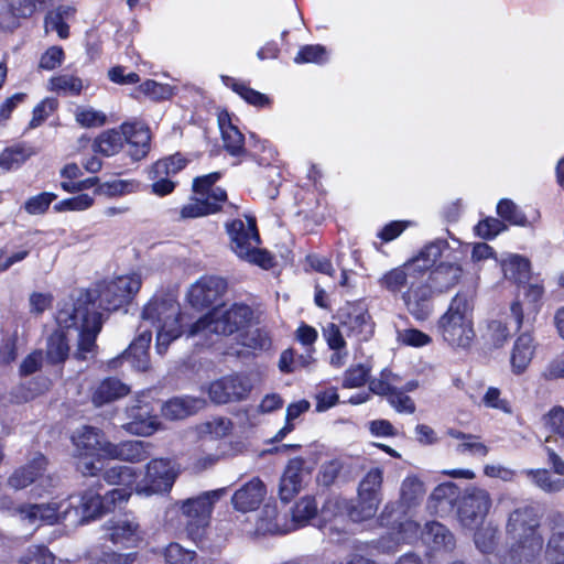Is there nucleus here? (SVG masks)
I'll use <instances>...</instances> for the list:
<instances>
[{
	"instance_id": "obj_22",
	"label": "nucleus",
	"mask_w": 564,
	"mask_h": 564,
	"mask_svg": "<svg viewBox=\"0 0 564 564\" xmlns=\"http://www.w3.org/2000/svg\"><path fill=\"white\" fill-rule=\"evenodd\" d=\"M392 372L383 369L380 379L370 380V367L364 364L351 365L344 375L343 388H362L368 383V388H394L390 382Z\"/></svg>"
},
{
	"instance_id": "obj_53",
	"label": "nucleus",
	"mask_w": 564,
	"mask_h": 564,
	"mask_svg": "<svg viewBox=\"0 0 564 564\" xmlns=\"http://www.w3.org/2000/svg\"><path fill=\"white\" fill-rule=\"evenodd\" d=\"M383 469L381 467L370 468L359 481L358 491L382 497Z\"/></svg>"
},
{
	"instance_id": "obj_5",
	"label": "nucleus",
	"mask_w": 564,
	"mask_h": 564,
	"mask_svg": "<svg viewBox=\"0 0 564 564\" xmlns=\"http://www.w3.org/2000/svg\"><path fill=\"white\" fill-rule=\"evenodd\" d=\"M74 445L75 467L85 477H95L101 471L99 462L106 458V446L110 442L105 433L97 427L84 425L77 429L72 437Z\"/></svg>"
},
{
	"instance_id": "obj_64",
	"label": "nucleus",
	"mask_w": 564,
	"mask_h": 564,
	"mask_svg": "<svg viewBox=\"0 0 564 564\" xmlns=\"http://www.w3.org/2000/svg\"><path fill=\"white\" fill-rule=\"evenodd\" d=\"M166 564H191L195 552L181 546L178 543H170L164 553Z\"/></svg>"
},
{
	"instance_id": "obj_60",
	"label": "nucleus",
	"mask_w": 564,
	"mask_h": 564,
	"mask_svg": "<svg viewBox=\"0 0 564 564\" xmlns=\"http://www.w3.org/2000/svg\"><path fill=\"white\" fill-rule=\"evenodd\" d=\"M248 254H242L239 259L247 261L251 264L258 265L263 270H270L275 265L273 254L267 249H261L259 246L253 245L248 251Z\"/></svg>"
},
{
	"instance_id": "obj_19",
	"label": "nucleus",
	"mask_w": 564,
	"mask_h": 564,
	"mask_svg": "<svg viewBox=\"0 0 564 564\" xmlns=\"http://www.w3.org/2000/svg\"><path fill=\"white\" fill-rule=\"evenodd\" d=\"M549 538L545 558L549 564H564V513L555 511L547 516Z\"/></svg>"
},
{
	"instance_id": "obj_49",
	"label": "nucleus",
	"mask_w": 564,
	"mask_h": 564,
	"mask_svg": "<svg viewBox=\"0 0 564 564\" xmlns=\"http://www.w3.org/2000/svg\"><path fill=\"white\" fill-rule=\"evenodd\" d=\"M329 59V54L326 46L322 44H306L300 47L294 56L295 64H317L323 65Z\"/></svg>"
},
{
	"instance_id": "obj_25",
	"label": "nucleus",
	"mask_w": 564,
	"mask_h": 564,
	"mask_svg": "<svg viewBox=\"0 0 564 564\" xmlns=\"http://www.w3.org/2000/svg\"><path fill=\"white\" fill-rule=\"evenodd\" d=\"M218 126L225 151L232 158H242V154L246 153V138L232 123L227 111L219 113Z\"/></svg>"
},
{
	"instance_id": "obj_20",
	"label": "nucleus",
	"mask_w": 564,
	"mask_h": 564,
	"mask_svg": "<svg viewBox=\"0 0 564 564\" xmlns=\"http://www.w3.org/2000/svg\"><path fill=\"white\" fill-rule=\"evenodd\" d=\"M265 496L267 486L259 477H253L234 492L231 503L240 512H250L261 506Z\"/></svg>"
},
{
	"instance_id": "obj_29",
	"label": "nucleus",
	"mask_w": 564,
	"mask_h": 564,
	"mask_svg": "<svg viewBox=\"0 0 564 564\" xmlns=\"http://www.w3.org/2000/svg\"><path fill=\"white\" fill-rule=\"evenodd\" d=\"M304 459L293 458L289 462L279 485L282 501H290L302 488L304 477Z\"/></svg>"
},
{
	"instance_id": "obj_8",
	"label": "nucleus",
	"mask_w": 564,
	"mask_h": 564,
	"mask_svg": "<svg viewBox=\"0 0 564 564\" xmlns=\"http://www.w3.org/2000/svg\"><path fill=\"white\" fill-rule=\"evenodd\" d=\"M74 325H78V339L73 354L75 360L83 362L98 354L97 337L102 328V314H89L87 308L75 306L70 314Z\"/></svg>"
},
{
	"instance_id": "obj_1",
	"label": "nucleus",
	"mask_w": 564,
	"mask_h": 564,
	"mask_svg": "<svg viewBox=\"0 0 564 564\" xmlns=\"http://www.w3.org/2000/svg\"><path fill=\"white\" fill-rule=\"evenodd\" d=\"M541 514L534 506L522 505L507 517L505 531L511 540L509 555L512 564H538L544 539L540 532Z\"/></svg>"
},
{
	"instance_id": "obj_14",
	"label": "nucleus",
	"mask_w": 564,
	"mask_h": 564,
	"mask_svg": "<svg viewBox=\"0 0 564 564\" xmlns=\"http://www.w3.org/2000/svg\"><path fill=\"white\" fill-rule=\"evenodd\" d=\"M228 290V282L226 279L216 275H203L187 292L188 303L197 310L215 307L223 301Z\"/></svg>"
},
{
	"instance_id": "obj_43",
	"label": "nucleus",
	"mask_w": 564,
	"mask_h": 564,
	"mask_svg": "<svg viewBox=\"0 0 564 564\" xmlns=\"http://www.w3.org/2000/svg\"><path fill=\"white\" fill-rule=\"evenodd\" d=\"M424 539L436 550L451 551L455 546L454 535L440 522H431L425 525Z\"/></svg>"
},
{
	"instance_id": "obj_55",
	"label": "nucleus",
	"mask_w": 564,
	"mask_h": 564,
	"mask_svg": "<svg viewBox=\"0 0 564 564\" xmlns=\"http://www.w3.org/2000/svg\"><path fill=\"white\" fill-rule=\"evenodd\" d=\"M75 120L83 128H99L106 124L107 116L91 107H77Z\"/></svg>"
},
{
	"instance_id": "obj_50",
	"label": "nucleus",
	"mask_w": 564,
	"mask_h": 564,
	"mask_svg": "<svg viewBox=\"0 0 564 564\" xmlns=\"http://www.w3.org/2000/svg\"><path fill=\"white\" fill-rule=\"evenodd\" d=\"M150 98L153 101H163L172 97V87L169 84H161L154 79H147L135 88V98L139 95Z\"/></svg>"
},
{
	"instance_id": "obj_36",
	"label": "nucleus",
	"mask_w": 564,
	"mask_h": 564,
	"mask_svg": "<svg viewBox=\"0 0 564 564\" xmlns=\"http://www.w3.org/2000/svg\"><path fill=\"white\" fill-rule=\"evenodd\" d=\"M276 154L268 140H261L257 134L250 133L242 159L254 161L261 166H269L275 160Z\"/></svg>"
},
{
	"instance_id": "obj_39",
	"label": "nucleus",
	"mask_w": 564,
	"mask_h": 564,
	"mask_svg": "<svg viewBox=\"0 0 564 564\" xmlns=\"http://www.w3.org/2000/svg\"><path fill=\"white\" fill-rule=\"evenodd\" d=\"M123 148V135L122 130L108 129L98 134L93 143V150L95 153H99L104 156H112L119 153Z\"/></svg>"
},
{
	"instance_id": "obj_38",
	"label": "nucleus",
	"mask_w": 564,
	"mask_h": 564,
	"mask_svg": "<svg viewBox=\"0 0 564 564\" xmlns=\"http://www.w3.org/2000/svg\"><path fill=\"white\" fill-rule=\"evenodd\" d=\"M162 164L152 163L148 171V178L152 182L150 193L158 197L171 195L178 185V182L174 181L166 170H162Z\"/></svg>"
},
{
	"instance_id": "obj_15",
	"label": "nucleus",
	"mask_w": 564,
	"mask_h": 564,
	"mask_svg": "<svg viewBox=\"0 0 564 564\" xmlns=\"http://www.w3.org/2000/svg\"><path fill=\"white\" fill-rule=\"evenodd\" d=\"M491 502L487 490L481 488L467 489L458 507V519L462 525L471 530L478 528L488 514Z\"/></svg>"
},
{
	"instance_id": "obj_42",
	"label": "nucleus",
	"mask_w": 564,
	"mask_h": 564,
	"mask_svg": "<svg viewBox=\"0 0 564 564\" xmlns=\"http://www.w3.org/2000/svg\"><path fill=\"white\" fill-rule=\"evenodd\" d=\"M382 502V497L365 494L357 490V501L349 510V517L354 521H364L372 518Z\"/></svg>"
},
{
	"instance_id": "obj_61",
	"label": "nucleus",
	"mask_w": 564,
	"mask_h": 564,
	"mask_svg": "<svg viewBox=\"0 0 564 564\" xmlns=\"http://www.w3.org/2000/svg\"><path fill=\"white\" fill-rule=\"evenodd\" d=\"M231 422L227 419H214L204 422L197 426V432L200 436L209 435L213 438H221L229 434Z\"/></svg>"
},
{
	"instance_id": "obj_7",
	"label": "nucleus",
	"mask_w": 564,
	"mask_h": 564,
	"mask_svg": "<svg viewBox=\"0 0 564 564\" xmlns=\"http://www.w3.org/2000/svg\"><path fill=\"white\" fill-rule=\"evenodd\" d=\"M226 494L225 488L206 491L182 502L181 510L185 517V530L189 539L198 541L209 523L214 503Z\"/></svg>"
},
{
	"instance_id": "obj_63",
	"label": "nucleus",
	"mask_w": 564,
	"mask_h": 564,
	"mask_svg": "<svg viewBox=\"0 0 564 564\" xmlns=\"http://www.w3.org/2000/svg\"><path fill=\"white\" fill-rule=\"evenodd\" d=\"M58 102L55 98H45L40 101L32 111L30 128L41 126L57 108Z\"/></svg>"
},
{
	"instance_id": "obj_56",
	"label": "nucleus",
	"mask_w": 564,
	"mask_h": 564,
	"mask_svg": "<svg viewBox=\"0 0 564 564\" xmlns=\"http://www.w3.org/2000/svg\"><path fill=\"white\" fill-rule=\"evenodd\" d=\"M507 228L508 226L499 218L486 217L476 224L474 231L476 236L484 240H492Z\"/></svg>"
},
{
	"instance_id": "obj_13",
	"label": "nucleus",
	"mask_w": 564,
	"mask_h": 564,
	"mask_svg": "<svg viewBox=\"0 0 564 564\" xmlns=\"http://www.w3.org/2000/svg\"><path fill=\"white\" fill-rule=\"evenodd\" d=\"M246 223L235 218L225 223V231L229 237L230 249L239 258L248 254L247 251L253 246H260L262 239L258 228L256 216L245 214Z\"/></svg>"
},
{
	"instance_id": "obj_30",
	"label": "nucleus",
	"mask_w": 564,
	"mask_h": 564,
	"mask_svg": "<svg viewBox=\"0 0 564 564\" xmlns=\"http://www.w3.org/2000/svg\"><path fill=\"white\" fill-rule=\"evenodd\" d=\"M174 473L169 459H152L147 465L145 480L153 492L166 491L174 482Z\"/></svg>"
},
{
	"instance_id": "obj_37",
	"label": "nucleus",
	"mask_w": 564,
	"mask_h": 564,
	"mask_svg": "<svg viewBox=\"0 0 564 564\" xmlns=\"http://www.w3.org/2000/svg\"><path fill=\"white\" fill-rule=\"evenodd\" d=\"M506 276L518 288L527 284L531 279V262L521 254L510 256L503 263Z\"/></svg>"
},
{
	"instance_id": "obj_44",
	"label": "nucleus",
	"mask_w": 564,
	"mask_h": 564,
	"mask_svg": "<svg viewBox=\"0 0 564 564\" xmlns=\"http://www.w3.org/2000/svg\"><path fill=\"white\" fill-rule=\"evenodd\" d=\"M105 496H100L97 492L87 490L83 494L80 500V512L82 517L76 522L83 523L85 520L95 519L106 511Z\"/></svg>"
},
{
	"instance_id": "obj_45",
	"label": "nucleus",
	"mask_w": 564,
	"mask_h": 564,
	"mask_svg": "<svg viewBox=\"0 0 564 564\" xmlns=\"http://www.w3.org/2000/svg\"><path fill=\"white\" fill-rule=\"evenodd\" d=\"M496 213L506 225L524 227L529 224L524 213L510 198H501L497 203Z\"/></svg>"
},
{
	"instance_id": "obj_51",
	"label": "nucleus",
	"mask_w": 564,
	"mask_h": 564,
	"mask_svg": "<svg viewBox=\"0 0 564 564\" xmlns=\"http://www.w3.org/2000/svg\"><path fill=\"white\" fill-rule=\"evenodd\" d=\"M74 9L70 7H58L55 11H51L45 17V28L56 31L59 39L65 40L69 36V25L65 22L67 17Z\"/></svg>"
},
{
	"instance_id": "obj_27",
	"label": "nucleus",
	"mask_w": 564,
	"mask_h": 564,
	"mask_svg": "<svg viewBox=\"0 0 564 564\" xmlns=\"http://www.w3.org/2000/svg\"><path fill=\"white\" fill-rule=\"evenodd\" d=\"M46 458L37 454L30 463L15 469L8 478V486L14 490H21L37 479H42L46 470Z\"/></svg>"
},
{
	"instance_id": "obj_58",
	"label": "nucleus",
	"mask_w": 564,
	"mask_h": 564,
	"mask_svg": "<svg viewBox=\"0 0 564 564\" xmlns=\"http://www.w3.org/2000/svg\"><path fill=\"white\" fill-rule=\"evenodd\" d=\"M55 556L44 545H31L19 558V564H54Z\"/></svg>"
},
{
	"instance_id": "obj_54",
	"label": "nucleus",
	"mask_w": 564,
	"mask_h": 564,
	"mask_svg": "<svg viewBox=\"0 0 564 564\" xmlns=\"http://www.w3.org/2000/svg\"><path fill=\"white\" fill-rule=\"evenodd\" d=\"M95 203L89 194L80 193L76 196L59 200L53 206L55 213L83 212L90 208Z\"/></svg>"
},
{
	"instance_id": "obj_6",
	"label": "nucleus",
	"mask_w": 564,
	"mask_h": 564,
	"mask_svg": "<svg viewBox=\"0 0 564 564\" xmlns=\"http://www.w3.org/2000/svg\"><path fill=\"white\" fill-rule=\"evenodd\" d=\"M469 301L463 293H457L447 311L438 318L437 329L451 346L468 347L475 337L473 322L468 318Z\"/></svg>"
},
{
	"instance_id": "obj_9",
	"label": "nucleus",
	"mask_w": 564,
	"mask_h": 564,
	"mask_svg": "<svg viewBox=\"0 0 564 564\" xmlns=\"http://www.w3.org/2000/svg\"><path fill=\"white\" fill-rule=\"evenodd\" d=\"M520 288H523L524 302L517 294L510 304V317L516 323V332H520L525 326L533 327L545 294L543 281L528 282Z\"/></svg>"
},
{
	"instance_id": "obj_26",
	"label": "nucleus",
	"mask_w": 564,
	"mask_h": 564,
	"mask_svg": "<svg viewBox=\"0 0 564 564\" xmlns=\"http://www.w3.org/2000/svg\"><path fill=\"white\" fill-rule=\"evenodd\" d=\"M152 341L151 330L140 333L130 345L122 351L132 368L145 372L151 368L150 346Z\"/></svg>"
},
{
	"instance_id": "obj_40",
	"label": "nucleus",
	"mask_w": 564,
	"mask_h": 564,
	"mask_svg": "<svg viewBox=\"0 0 564 564\" xmlns=\"http://www.w3.org/2000/svg\"><path fill=\"white\" fill-rule=\"evenodd\" d=\"M419 525L413 521H405L400 523V531L398 534L388 533L382 535L380 539L372 541V546L381 553H393L397 551L399 544L405 541L403 533H417Z\"/></svg>"
},
{
	"instance_id": "obj_17",
	"label": "nucleus",
	"mask_w": 564,
	"mask_h": 564,
	"mask_svg": "<svg viewBox=\"0 0 564 564\" xmlns=\"http://www.w3.org/2000/svg\"><path fill=\"white\" fill-rule=\"evenodd\" d=\"M123 145L127 144V153L133 162L143 160L151 150V131L147 126L138 122L124 121L120 124Z\"/></svg>"
},
{
	"instance_id": "obj_28",
	"label": "nucleus",
	"mask_w": 564,
	"mask_h": 564,
	"mask_svg": "<svg viewBox=\"0 0 564 564\" xmlns=\"http://www.w3.org/2000/svg\"><path fill=\"white\" fill-rule=\"evenodd\" d=\"M535 343L530 330L521 333L512 347L510 356L511 370L516 375L523 373L535 354Z\"/></svg>"
},
{
	"instance_id": "obj_31",
	"label": "nucleus",
	"mask_w": 564,
	"mask_h": 564,
	"mask_svg": "<svg viewBox=\"0 0 564 564\" xmlns=\"http://www.w3.org/2000/svg\"><path fill=\"white\" fill-rule=\"evenodd\" d=\"M206 405L205 398L176 397L162 406V414L170 420H183L197 413Z\"/></svg>"
},
{
	"instance_id": "obj_23",
	"label": "nucleus",
	"mask_w": 564,
	"mask_h": 564,
	"mask_svg": "<svg viewBox=\"0 0 564 564\" xmlns=\"http://www.w3.org/2000/svg\"><path fill=\"white\" fill-rule=\"evenodd\" d=\"M221 83L237 94L246 104L259 110L271 109L273 99L259 90L253 89L248 82L229 75L220 76Z\"/></svg>"
},
{
	"instance_id": "obj_62",
	"label": "nucleus",
	"mask_w": 564,
	"mask_h": 564,
	"mask_svg": "<svg viewBox=\"0 0 564 564\" xmlns=\"http://www.w3.org/2000/svg\"><path fill=\"white\" fill-rule=\"evenodd\" d=\"M28 159L24 150L20 147L6 148L0 153V169L9 172L20 167Z\"/></svg>"
},
{
	"instance_id": "obj_21",
	"label": "nucleus",
	"mask_w": 564,
	"mask_h": 564,
	"mask_svg": "<svg viewBox=\"0 0 564 564\" xmlns=\"http://www.w3.org/2000/svg\"><path fill=\"white\" fill-rule=\"evenodd\" d=\"M463 268L458 263L438 262L429 269L425 281L435 294L447 292L454 288L463 275Z\"/></svg>"
},
{
	"instance_id": "obj_59",
	"label": "nucleus",
	"mask_w": 564,
	"mask_h": 564,
	"mask_svg": "<svg viewBox=\"0 0 564 564\" xmlns=\"http://www.w3.org/2000/svg\"><path fill=\"white\" fill-rule=\"evenodd\" d=\"M133 181L113 180L99 184L95 188V194L105 195L107 197H117L133 192Z\"/></svg>"
},
{
	"instance_id": "obj_34",
	"label": "nucleus",
	"mask_w": 564,
	"mask_h": 564,
	"mask_svg": "<svg viewBox=\"0 0 564 564\" xmlns=\"http://www.w3.org/2000/svg\"><path fill=\"white\" fill-rule=\"evenodd\" d=\"M69 340L67 332L58 327L54 329L46 339V359L53 365L64 364L69 357Z\"/></svg>"
},
{
	"instance_id": "obj_48",
	"label": "nucleus",
	"mask_w": 564,
	"mask_h": 564,
	"mask_svg": "<svg viewBox=\"0 0 564 564\" xmlns=\"http://www.w3.org/2000/svg\"><path fill=\"white\" fill-rule=\"evenodd\" d=\"M383 397L387 402L399 413L412 414L415 412V402L406 393V390H370Z\"/></svg>"
},
{
	"instance_id": "obj_3",
	"label": "nucleus",
	"mask_w": 564,
	"mask_h": 564,
	"mask_svg": "<svg viewBox=\"0 0 564 564\" xmlns=\"http://www.w3.org/2000/svg\"><path fill=\"white\" fill-rule=\"evenodd\" d=\"M138 275H120L112 280H104L95 289L83 290L74 305L87 308L89 314H101L100 310L116 312L131 303L141 289Z\"/></svg>"
},
{
	"instance_id": "obj_32",
	"label": "nucleus",
	"mask_w": 564,
	"mask_h": 564,
	"mask_svg": "<svg viewBox=\"0 0 564 564\" xmlns=\"http://www.w3.org/2000/svg\"><path fill=\"white\" fill-rule=\"evenodd\" d=\"M35 9V0H6V7L0 12V23L3 28L14 30L20 25V19L30 18Z\"/></svg>"
},
{
	"instance_id": "obj_2",
	"label": "nucleus",
	"mask_w": 564,
	"mask_h": 564,
	"mask_svg": "<svg viewBox=\"0 0 564 564\" xmlns=\"http://www.w3.org/2000/svg\"><path fill=\"white\" fill-rule=\"evenodd\" d=\"M223 176L221 171L195 176L192 181L189 202L181 207L180 218L196 219L224 212L238 214L240 207L229 202L226 188L217 185Z\"/></svg>"
},
{
	"instance_id": "obj_4",
	"label": "nucleus",
	"mask_w": 564,
	"mask_h": 564,
	"mask_svg": "<svg viewBox=\"0 0 564 564\" xmlns=\"http://www.w3.org/2000/svg\"><path fill=\"white\" fill-rule=\"evenodd\" d=\"M447 247L448 242L445 239L425 245L416 256L384 272L378 279L379 288L393 297L402 299V293L410 288L412 281L440 261L443 250Z\"/></svg>"
},
{
	"instance_id": "obj_24",
	"label": "nucleus",
	"mask_w": 564,
	"mask_h": 564,
	"mask_svg": "<svg viewBox=\"0 0 564 564\" xmlns=\"http://www.w3.org/2000/svg\"><path fill=\"white\" fill-rule=\"evenodd\" d=\"M151 444L143 441H126L106 446V458L140 463L150 457Z\"/></svg>"
},
{
	"instance_id": "obj_11",
	"label": "nucleus",
	"mask_w": 564,
	"mask_h": 564,
	"mask_svg": "<svg viewBox=\"0 0 564 564\" xmlns=\"http://www.w3.org/2000/svg\"><path fill=\"white\" fill-rule=\"evenodd\" d=\"M213 313L214 334L221 336L239 335L253 319V310L242 302H235L227 308L218 305L213 307Z\"/></svg>"
},
{
	"instance_id": "obj_35",
	"label": "nucleus",
	"mask_w": 564,
	"mask_h": 564,
	"mask_svg": "<svg viewBox=\"0 0 564 564\" xmlns=\"http://www.w3.org/2000/svg\"><path fill=\"white\" fill-rule=\"evenodd\" d=\"M238 339L239 344L253 356L268 351L272 347V337L265 327L245 328Z\"/></svg>"
},
{
	"instance_id": "obj_52",
	"label": "nucleus",
	"mask_w": 564,
	"mask_h": 564,
	"mask_svg": "<svg viewBox=\"0 0 564 564\" xmlns=\"http://www.w3.org/2000/svg\"><path fill=\"white\" fill-rule=\"evenodd\" d=\"M317 514V503L314 497L301 498L292 508V520L296 527L306 524Z\"/></svg>"
},
{
	"instance_id": "obj_41",
	"label": "nucleus",
	"mask_w": 564,
	"mask_h": 564,
	"mask_svg": "<svg viewBox=\"0 0 564 564\" xmlns=\"http://www.w3.org/2000/svg\"><path fill=\"white\" fill-rule=\"evenodd\" d=\"M523 474L533 485L544 492L555 494L564 489V479L562 476L554 477L547 469H525Z\"/></svg>"
},
{
	"instance_id": "obj_18",
	"label": "nucleus",
	"mask_w": 564,
	"mask_h": 564,
	"mask_svg": "<svg viewBox=\"0 0 564 564\" xmlns=\"http://www.w3.org/2000/svg\"><path fill=\"white\" fill-rule=\"evenodd\" d=\"M104 528L107 539L113 544L131 546L141 539L139 522L128 514L109 519Z\"/></svg>"
},
{
	"instance_id": "obj_10",
	"label": "nucleus",
	"mask_w": 564,
	"mask_h": 564,
	"mask_svg": "<svg viewBox=\"0 0 564 564\" xmlns=\"http://www.w3.org/2000/svg\"><path fill=\"white\" fill-rule=\"evenodd\" d=\"M426 273L427 271L421 272L402 293L401 299L406 312L419 323L427 321L434 311L436 294L429 286V281H425Z\"/></svg>"
},
{
	"instance_id": "obj_16",
	"label": "nucleus",
	"mask_w": 564,
	"mask_h": 564,
	"mask_svg": "<svg viewBox=\"0 0 564 564\" xmlns=\"http://www.w3.org/2000/svg\"><path fill=\"white\" fill-rule=\"evenodd\" d=\"M73 507L65 501H50L46 503H25L18 508V512L23 519L31 523L56 524L67 520L72 513Z\"/></svg>"
},
{
	"instance_id": "obj_33",
	"label": "nucleus",
	"mask_w": 564,
	"mask_h": 564,
	"mask_svg": "<svg viewBox=\"0 0 564 564\" xmlns=\"http://www.w3.org/2000/svg\"><path fill=\"white\" fill-rule=\"evenodd\" d=\"M127 413L131 421L126 429L132 434L149 436L160 429V422L149 414L147 406H132L127 409Z\"/></svg>"
},
{
	"instance_id": "obj_57",
	"label": "nucleus",
	"mask_w": 564,
	"mask_h": 564,
	"mask_svg": "<svg viewBox=\"0 0 564 564\" xmlns=\"http://www.w3.org/2000/svg\"><path fill=\"white\" fill-rule=\"evenodd\" d=\"M56 198L57 195L53 192H41L29 197L23 204V209L29 215H43L50 209L51 204Z\"/></svg>"
},
{
	"instance_id": "obj_47",
	"label": "nucleus",
	"mask_w": 564,
	"mask_h": 564,
	"mask_svg": "<svg viewBox=\"0 0 564 564\" xmlns=\"http://www.w3.org/2000/svg\"><path fill=\"white\" fill-rule=\"evenodd\" d=\"M424 494V485L415 476H408L401 484L400 500L406 508L416 506L422 500Z\"/></svg>"
},
{
	"instance_id": "obj_46",
	"label": "nucleus",
	"mask_w": 564,
	"mask_h": 564,
	"mask_svg": "<svg viewBox=\"0 0 564 564\" xmlns=\"http://www.w3.org/2000/svg\"><path fill=\"white\" fill-rule=\"evenodd\" d=\"M139 475L133 467L124 465L111 466L104 470L102 479L109 485L133 487Z\"/></svg>"
},
{
	"instance_id": "obj_12",
	"label": "nucleus",
	"mask_w": 564,
	"mask_h": 564,
	"mask_svg": "<svg viewBox=\"0 0 564 564\" xmlns=\"http://www.w3.org/2000/svg\"><path fill=\"white\" fill-rule=\"evenodd\" d=\"M335 318L348 337H356L358 341H367L373 335L375 324L368 310L358 302H347L338 308Z\"/></svg>"
}]
</instances>
